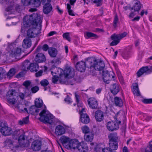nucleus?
<instances>
[{"label": "nucleus", "instance_id": "46", "mask_svg": "<svg viewBox=\"0 0 152 152\" xmlns=\"http://www.w3.org/2000/svg\"><path fill=\"white\" fill-rule=\"evenodd\" d=\"M141 114L144 118L145 120H146L147 121H149L152 118L151 116H149L146 114L142 113Z\"/></svg>", "mask_w": 152, "mask_h": 152}, {"label": "nucleus", "instance_id": "32", "mask_svg": "<svg viewBox=\"0 0 152 152\" xmlns=\"http://www.w3.org/2000/svg\"><path fill=\"white\" fill-rule=\"evenodd\" d=\"M29 111L28 113H30L32 115H33L35 113H38L40 110L34 105H33L31 107L29 108Z\"/></svg>", "mask_w": 152, "mask_h": 152}, {"label": "nucleus", "instance_id": "13", "mask_svg": "<svg viewBox=\"0 0 152 152\" xmlns=\"http://www.w3.org/2000/svg\"><path fill=\"white\" fill-rule=\"evenodd\" d=\"M87 61V60L86 62H85L81 61L77 62L75 66L77 70L80 72L84 71L86 69V64H89V63H86Z\"/></svg>", "mask_w": 152, "mask_h": 152}, {"label": "nucleus", "instance_id": "17", "mask_svg": "<svg viewBox=\"0 0 152 152\" xmlns=\"http://www.w3.org/2000/svg\"><path fill=\"white\" fill-rule=\"evenodd\" d=\"M88 104L90 107L92 109H96L97 108L98 103L97 100L94 98H91L88 100Z\"/></svg>", "mask_w": 152, "mask_h": 152}, {"label": "nucleus", "instance_id": "3", "mask_svg": "<svg viewBox=\"0 0 152 152\" xmlns=\"http://www.w3.org/2000/svg\"><path fill=\"white\" fill-rule=\"evenodd\" d=\"M69 148L71 149H77L79 152H86L88 147L86 144L83 143H80L76 139H71L68 143Z\"/></svg>", "mask_w": 152, "mask_h": 152}, {"label": "nucleus", "instance_id": "45", "mask_svg": "<svg viewBox=\"0 0 152 152\" xmlns=\"http://www.w3.org/2000/svg\"><path fill=\"white\" fill-rule=\"evenodd\" d=\"M63 37L64 38H65L68 41H70V38L69 37V33L66 32L64 33L63 35Z\"/></svg>", "mask_w": 152, "mask_h": 152}, {"label": "nucleus", "instance_id": "1", "mask_svg": "<svg viewBox=\"0 0 152 152\" xmlns=\"http://www.w3.org/2000/svg\"><path fill=\"white\" fill-rule=\"evenodd\" d=\"M42 22L41 18L37 14L33 13L24 17L23 23L25 27H28L30 24L34 27L30 28L27 31V35L29 38L34 37L39 34L37 32L36 27L39 25V26L41 28Z\"/></svg>", "mask_w": 152, "mask_h": 152}, {"label": "nucleus", "instance_id": "63", "mask_svg": "<svg viewBox=\"0 0 152 152\" xmlns=\"http://www.w3.org/2000/svg\"><path fill=\"white\" fill-rule=\"evenodd\" d=\"M24 76L23 72H20L19 73L16 75V77L17 78H20L21 77H23Z\"/></svg>", "mask_w": 152, "mask_h": 152}, {"label": "nucleus", "instance_id": "38", "mask_svg": "<svg viewBox=\"0 0 152 152\" xmlns=\"http://www.w3.org/2000/svg\"><path fill=\"white\" fill-rule=\"evenodd\" d=\"M6 145L9 146L10 147H11L12 146H13L15 148V145H16L14 142H13L11 140L9 139H7L5 141Z\"/></svg>", "mask_w": 152, "mask_h": 152}, {"label": "nucleus", "instance_id": "53", "mask_svg": "<svg viewBox=\"0 0 152 152\" xmlns=\"http://www.w3.org/2000/svg\"><path fill=\"white\" fill-rule=\"evenodd\" d=\"M21 1L24 5L27 6L31 4L30 1H28V0H21Z\"/></svg>", "mask_w": 152, "mask_h": 152}, {"label": "nucleus", "instance_id": "61", "mask_svg": "<svg viewBox=\"0 0 152 152\" xmlns=\"http://www.w3.org/2000/svg\"><path fill=\"white\" fill-rule=\"evenodd\" d=\"M10 4H11V6L7 8L6 9V10L7 11H10V10H12L13 8V4L12 3V2H10Z\"/></svg>", "mask_w": 152, "mask_h": 152}, {"label": "nucleus", "instance_id": "41", "mask_svg": "<svg viewBox=\"0 0 152 152\" xmlns=\"http://www.w3.org/2000/svg\"><path fill=\"white\" fill-rule=\"evenodd\" d=\"M15 69L13 68L11 69L7 73V76L9 77H11L15 75Z\"/></svg>", "mask_w": 152, "mask_h": 152}, {"label": "nucleus", "instance_id": "19", "mask_svg": "<svg viewBox=\"0 0 152 152\" xmlns=\"http://www.w3.org/2000/svg\"><path fill=\"white\" fill-rule=\"evenodd\" d=\"M113 41L110 43L111 46H114L116 45L118 43L121 39L120 37L118 35L114 34L111 35V37Z\"/></svg>", "mask_w": 152, "mask_h": 152}, {"label": "nucleus", "instance_id": "49", "mask_svg": "<svg viewBox=\"0 0 152 152\" xmlns=\"http://www.w3.org/2000/svg\"><path fill=\"white\" fill-rule=\"evenodd\" d=\"M60 63L59 60L58 58L54 59L51 61V63L54 65H57L59 64Z\"/></svg>", "mask_w": 152, "mask_h": 152}, {"label": "nucleus", "instance_id": "26", "mask_svg": "<svg viewBox=\"0 0 152 152\" xmlns=\"http://www.w3.org/2000/svg\"><path fill=\"white\" fill-rule=\"evenodd\" d=\"M21 52V48H17L16 49H13L12 50L10 53V55L12 57L16 56L19 55Z\"/></svg>", "mask_w": 152, "mask_h": 152}, {"label": "nucleus", "instance_id": "2", "mask_svg": "<svg viewBox=\"0 0 152 152\" xmlns=\"http://www.w3.org/2000/svg\"><path fill=\"white\" fill-rule=\"evenodd\" d=\"M109 139V147L107 148L111 152H115L113 151L116 150L118 148V140L117 134L116 133H111L108 135Z\"/></svg>", "mask_w": 152, "mask_h": 152}, {"label": "nucleus", "instance_id": "58", "mask_svg": "<svg viewBox=\"0 0 152 152\" xmlns=\"http://www.w3.org/2000/svg\"><path fill=\"white\" fill-rule=\"evenodd\" d=\"M4 70L1 67H0V80L2 79L1 76L4 73Z\"/></svg>", "mask_w": 152, "mask_h": 152}, {"label": "nucleus", "instance_id": "10", "mask_svg": "<svg viewBox=\"0 0 152 152\" xmlns=\"http://www.w3.org/2000/svg\"><path fill=\"white\" fill-rule=\"evenodd\" d=\"M18 145H15V148H18L19 147H26L28 146L29 145V141L25 139L24 134L20 135L18 139Z\"/></svg>", "mask_w": 152, "mask_h": 152}, {"label": "nucleus", "instance_id": "25", "mask_svg": "<svg viewBox=\"0 0 152 152\" xmlns=\"http://www.w3.org/2000/svg\"><path fill=\"white\" fill-rule=\"evenodd\" d=\"M141 8L140 2L137 0L134 1L133 6L132 7V10H134V12H138Z\"/></svg>", "mask_w": 152, "mask_h": 152}, {"label": "nucleus", "instance_id": "43", "mask_svg": "<svg viewBox=\"0 0 152 152\" xmlns=\"http://www.w3.org/2000/svg\"><path fill=\"white\" fill-rule=\"evenodd\" d=\"M118 18L117 15H115L113 23V26L115 28H116L117 26L118 23Z\"/></svg>", "mask_w": 152, "mask_h": 152}, {"label": "nucleus", "instance_id": "11", "mask_svg": "<svg viewBox=\"0 0 152 152\" xmlns=\"http://www.w3.org/2000/svg\"><path fill=\"white\" fill-rule=\"evenodd\" d=\"M84 110V109H82L80 113V120L82 123L87 124L89 122L90 119L86 113H83Z\"/></svg>", "mask_w": 152, "mask_h": 152}, {"label": "nucleus", "instance_id": "31", "mask_svg": "<svg viewBox=\"0 0 152 152\" xmlns=\"http://www.w3.org/2000/svg\"><path fill=\"white\" fill-rule=\"evenodd\" d=\"M114 102L116 106L122 107L123 105V102L121 98L116 96L114 99Z\"/></svg>", "mask_w": 152, "mask_h": 152}, {"label": "nucleus", "instance_id": "14", "mask_svg": "<svg viewBox=\"0 0 152 152\" xmlns=\"http://www.w3.org/2000/svg\"><path fill=\"white\" fill-rule=\"evenodd\" d=\"M110 91L114 95H116L120 91V86L117 83H114L111 85L110 87Z\"/></svg>", "mask_w": 152, "mask_h": 152}, {"label": "nucleus", "instance_id": "59", "mask_svg": "<svg viewBox=\"0 0 152 152\" xmlns=\"http://www.w3.org/2000/svg\"><path fill=\"white\" fill-rule=\"evenodd\" d=\"M42 49L44 51H47L48 49L49 50L48 46L47 45H44L42 48Z\"/></svg>", "mask_w": 152, "mask_h": 152}, {"label": "nucleus", "instance_id": "34", "mask_svg": "<svg viewBox=\"0 0 152 152\" xmlns=\"http://www.w3.org/2000/svg\"><path fill=\"white\" fill-rule=\"evenodd\" d=\"M31 82L29 80H26L23 83V85L24 86L26 89V93H29L30 91V88L29 87L31 84Z\"/></svg>", "mask_w": 152, "mask_h": 152}, {"label": "nucleus", "instance_id": "20", "mask_svg": "<svg viewBox=\"0 0 152 152\" xmlns=\"http://www.w3.org/2000/svg\"><path fill=\"white\" fill-rule=\"evenodd\" d=\"M51 73L53 75H61V74L62 70L60 68L53 66L50 69Z\"/></svg>", "mask_w": 152, "mask_h": 152}, {"label": "nucleus", "instance_id": "6", "mask_svg": "<svg viewBox=\"0 0 152 152\" xmlns=\"http://www.w3.org/2000/svg\"><path fill=\"white\" fill-rule=\"evenodd\" d=\"M40 117L39 120L45 123L51 124L52 123V120L53 118V116L49 112L43 109L39 114Z\"/></svg>", "mask_w": 152, "mask_h": 152}, {"label": "nucleus", "instance_id": "28", "mask_svg": "<svg viewBox=\"0 0 152 152\" xmlns=\"http://www.w3.org/2000/svg\"><path fill=\"white\" fill-rule=\"evenodd\" d=\"M48 53L51 57H55L57 54V51L56 48H50L49 49Z\"/></svg>", "mask_w": 152, "mask_h": 152}, {"label": "nucleus", "instance_id": "18", "mask_svg": "<svg viewBox=\"0 0 152 152\" xmlns=\"http://www.w3.org/2000/svg\"><path fill=\"white\" fill-rule=\"evenodd\" d=\"M65 133V129L62 126L60 125L57 126L55 129V133L58 136H60Z\"/></svg>", "mask_w": 152, "mask_h": 152}, {"label": "nucleus", "instance_id": "15", "mask_svg": "<svg viewBox=\"0 0 152 152\" xmlns=\"http://www.w3.org/2000/svg\"><path fill=\"white\" fill-rule=\"evenodd\" d=\"M34 60L37 63H40L45 62L46 59L45 56L43 53H39L36 55Z\"/></svg>", "mask_w": 152, "mask_h": 152}, {"label": "nucleus", "instance_id": "47", "mask_svg": "<svg viewBox=\"0 0 152 152\" xmlns=\"http://www.w3.org/2000/svg\"><path fill=\"white\" fill-rule=\"evenodd\" d=\"M86 38H88L92 37H95L96 36V35L91 32H87L86 34Z\"/></svg>", "mask_w": 152, "mask_h": 152}, {"label": "nucleus", "instance_id": "64", "mask_svg": "<svg viewBox=\"0 0 152 152\" xmlns=\"http://www.w3.org/2000/svg\"><path fill=\"white\" fill-rule=\"evenodd\" d=\"M57 32L55 31H50L48 34V36H51L53 35L56 34Z\"/></svg>", "mask_w": 152, "mask_h": 152}, {"label": "nucleus", "instance_id": "4", "mask_svg": "<svg viewBox=\"0 0 152 152\" xmlns=\"http://www.w3.org/2000/svg\"><path fill=\"white\" fill-rule=\"evenodd\" d=\"M87 63L90 65L91 68H93L98 71L102 70L105 67V64L103 61L94 58H89L86 61Z\"/></svg>", "mask_w": 152, "mask_h": 152}, {"label": "nucleus", "instance_id": "62", "mask_svg": "<svg viewBox=\"0 0 152 152\" xmlns=\"http://www.w3.org/2000/svg\"><path fill=\"white\" fill-rule=\"evenodd\" d=\"M127 35V33L126 32H124L119 35V36L120 37V39H121L122 38L125 37Z\"/></svg>", "mask_w": 152, "mask_h": 152}, {"label": "nucleus", "instance_id": "39", "mask_svg": "<svg viewBox=\"0 0 152 152\" xmlns=\"http://www.w3.org/2000/svg\"><path fill=\"white\" fill-rule=\"evenodd\" d=\"M30 3L31 4L34 5V7H37L40 5V0H31Z\"/></svg>", "mask_w": 152, "mask_h": 152}, {"label": "nucleus", "instance_id": "5", "mask_svg": "<svg viewBox=\"0 0 152 152\" xmlns=\"http://www.w3.org/2000/svg\"><path fill=\"white\" fill-rule=\"evenodd\" d=\"M119 114V112H118L114 116L115 121H108L107 123L106 127L109 131L112 132L117 130L119 129V125L121 123V121L118 120Z\"/></svg>", "mask_w": 152, "mask_h": 152}, {"label": "nucleus", "instance_id": "51", "mask_svg": "<svg viewBox=\"0 0 152 152\" xmlns=\"http://www.w3.org/2000/svg\"><path fill=\"white\" fill-rule=\"evenodd\" d=\"M31 91L33 93H35L39 90V87L37 86H35L31 88Z\"/></svg>", "mask_w": 152, "mask_h": 152}, {"label": "nucleus", "instance_id": "52", "mask_svg": "<svg viewBox=\"0 0 152 152\" xmlns=\"http://www.w3.org/2000/svg\"><path fill=\"white\" fill-rule=\"evenodd\" d=\"M142 102L145 104L152 103V99H143Z\"/></svg>", "mask_w": 152, "mask_h": 152}, {"label": "nucleus", "instance_id": "60", "mask_svg": "<svg viewBox=\"0 0 152 152\" xmlns=\"http://www.w3.org/2000/svg\"><path fill=\"white\" fill-rule=\"evenodd\" d=\"M152 148H151L148 146L145 149V152H152Z\"/></svg>", "mask_w": 152, "mask_h": 152}, {"label": "nucleus", "instance_id": "48", "mask_svg": "<svg viewBox=\"0 0 152 152\" xmlns=\"http://www.w3.org/2000/svg\"><path fill=\"white\" fill-rule=\"evenodd\" d=\"M40 84L42 86H47L49 82L47 80L44 79L42 80L41 81Z\"/></svg>", "mask_w": 152, "mask_h": 152}, {"label": "nucleus", "instance_id": "55", "mask_svg": "<svg viewBox=\"0 0 152 152\" xmlns=\"http://www.w3.org/2000/svg\"><path fill=\"white\" fill-rule=\"evenodd\" d=\"M64 100L69 104L71 103L72 102L71 98L68 96H67L66 98L64 99Z\"/></svg>", "mask_w": 152, "mask_h": 152}, {"label": "nucleus", "instance_id": "29", "mask_svg": "<svg viewBox=\"0 0 152 152\" xmlns=\"http://www.w3.org/2000/svg\"><path fill=\"white\" fill-rule=\"evenodd\" d=\"M26 106V105L25 104H19L17 105L16 107L18 108L20 112H26L27 113H28V111Z\"/></svg>", "mask_w": 152, "mask_h": 152}, {"label": "nucleus", "instance_id": "37", "mask_svg": "<svg viewBox=\"0 0 152 152\" xmlns=\"http://www.w3.org/2000/svg\"><path fill=\"white\" fill-rule=\"evenodd\" d=\"M144 73L149 74L151 72V66H147L141 68Z\"/></svg>", "mask_w": 152, "mask_h": 152}, {"label": "nucleus", "instance_id": "16", "mask_svg": "<svg viewBox=\"0 0 152 152\" xmlns=\"http://www.w3.org/2000/svg\"><path fill=\"white\" fill-rule=\"evenodd\" d=\"M41 142L38 140L34 141L31 144L32 149L35 151H39L41 148Z\"/></svg>", "mask_w": 152, "mask_h": 152}, {"label": "nucleus", "instance_id": "44", "mask_svg": "<svg viewBox=\"0 0 152 152\" xmlns=\"http://www.w3.org/2000/svg\"><path fill=\"white\" fill-rule=\"evenodd\" d=\"M129 51L128 50L125 51L122 53V56L124 58L126 59L128 57H129Z\"/></svg>", "mask_w": 152, "mask_h": 152}, {"label": "nucleus", "instance_id": "22", "mask_svg": "<svg viewBox=\"0 0 152 152\" xmlns=\"http://www.w3.org/2000/svg\"><path fill=\"white\" fill-rule=\"evenodd\" d=\"M104 115L103 112L100 110H98L96 112L95 118L96 121L100 122L104 118Z\"/></svg>", "mask_w": 152, "mask_h": 152}, {"label": "nucleus", "instance_id": "56", "mask_svg": "<svg viewBox=\"0 0 152 152\" xmlns=\"http://www.w3.org/2000/svg\"><path fill=\"white\" fill-rule=\"evenodd\" d=\"M43 71L42 70H39V72L35 73V76L37 77H39L42 76Z\"/></svg>", "mask_w": 152, "mask_h": 152}, {"label": "nucleus", "instance_id": "50", "mask_svg": "<svg viewBox=\"0 0 152 152\" xmlns=\"http://www.w3.org/2000/svg\"><path fill=\"white\" fill-rule=\"evenodd\" d=\"M58 75H53V77L52 78V81L53 83H56L58 81Z\"/></svg>", "mask_w": 152, "mask_h": 152}, {"label": "nucleus", "instance_id": "36", "mask_svg": "<svg viewBox=\"0 0 152 152\" xmlns=\"http://www.w3.org/2000/svg\"><path fill=\"white\" fill-rule=\"evenodd\" d=\"M29 121V116H28L23 118L22 120L19 121V124L20 125H22L24 124H27Z\"/></svg>", "mask_w": 152, "mask_h": 152}, {"label": "nucleus", "instance_id": "7", "mask_svg": "<svg viewBox=\"0 0 152 152\" xmlns=\"http://www.w3.org/2000/svg\"><path fill=\"white\" fill-rule=\"evenodd\" d=\"M18 94L15 90H9L6 94L7 102L11 104H14L18 100Z\"/></svg>", "mask_w": 152, "mask_h": 152}, {"label": "nucleus", "instance_id": "33", "mask_svg": "<svg viewBox=\"0 0 152 152\" xmlns=\"http://www.w3.org/2000/svg\"><path fill=\"white\" fill-rule=\"evenodd\" d=\"M94 135L91 132L89 133L88 134H86L84 136L85 140L87 142H91L93 139Z\"/></svg>", "mask_w": 152, "mask_h": 152}, {"label": "nucleus", "instance_id": "24", "mask_svg": "<svg viewBox=\"0 0 152 152\" xmlns=\"http://www.w3.org/2000/svg\"><path fill=\"white\" fill-rule=\"evenodd\" d=\"M29 69L31 72H36L39 69V65L36 63L30 64Z\"/></svg>", "mask_w": 152, "mask_h": 152}, {"label": "nucleus", "instance_id": "21", "mask_svg": "<svg viewBox=\"0 0 152 152\" xmlns=\"http://www.w3.org/2000/svg\"><path fill=\"white\" fill-rule=\"evenodd\" d=\"M31 45V42L28 37H26L23 40L22 46L24 48H30Z\"/></svg>", "mask_w": 152, "mask_h": 152}, {"label": "nucleus", "instance_id": "54", "mask_svg": "<svg viewBox=\"0 0 152 152\" xmlns=\"http://www.w3.org/2000/svg\"><path fill=\"white\" fill-rule=\"evenodd\" d=\"M144 73L141 68L139 69L137 73V76L138 77H140Z\"/></svg>", "mask_w": 152, "mask_h": 152}, {"label": "nucleus", "instance_id": "9", "mask_svg": "<svg viewBox=\"0 0 152 152\" xmlns=\"http://www.w3.org/2000/svg\"><path fill=\"white\" fill-rule=\"evenodd\" d=\"M0 132L2 135L7 136L10 135L12 133V129L6 126L4 122L0 121Z\"/></svg>", "mask_w": 152, "mask_h": 152}, {"label": "nucleus", "instance_id": "30", "mask_svg": "<svg viewBox=\"0 0 152 152\" xmlns=\"http://www.w3.org/2000/svg\"><path fill=\"white\" fill-rule=\"evenodd\" d=\"M30 62L28 60H25L22 64V68L23 70L27 71L29 68Z\"/></svg>", "mask_w": 152, "mask_h": 152}, {"label": "nucleus", "instance_id": "23", "mask_svg": "<svg viewBox=\"0 0 152 152\" xmlns=\"http://www.w3.org/2000/svg\"><path fill=\"white\" fill-rule=\"evenodd\" d=\"M43 12L46 14L49 13L52 10V7L50 3L44 4Z\"/></svg>", "mask_w": 152, "mask_h": 152}, {"label": "nucleus", "instance_id": "57", "mask_svg": "<svg viewBox=\"0 0 152 152\" xmlns=\"http://www.w3.org/2000/svg\"><path fill=\"white\" fill-rule=\"evenodd\" d=\"M20 130L19 129H17L13 132V135L18 136L20 135Z\"/></svg>", "mask_w": 152, "mask_h": 152}, {"label": "nucleus", "instance_id": "35", "mask_svg": "<svg viewBox=\"0 0 152 152\" xmlns=\"http://www.w3.org/2000/svg\"><path fill=\"white\" fill-rule=\"evenodd\" d=\"M61 142L63 144H66L67 142L69 143V141L71 139L65 136H62L60 138Z\"/></svg>", "mask_w": 152, "mask_h": 152}, {"label": "nucleus", "instance_id": "27", "mask_svg": "<svg viewBox=\"0 0 152 152\" xmlns=\"http://www.w3.org/2000/svg\"><path fill=\"white\" fill-rule=\"evenodd\" d=\"M132 91L133 94L137 95L139 96L140 95V92L138 87V85L137 83H135L133 84Z\"/></svg>", "mask_w": 152, "mask_h": 152}, {"label": "nucleus", "instance_id": "8", "mask_svg": "<svg viewBox=\"0 0 152 152\" xmlns=\"http://www.w3.org/2000/svg\"><path fill=\"white\" fill-rule=\"evenodd\" d=\"M102 77L103 81L107 84H109L110 80H114L115 79L114 73L113 72L107 70L103 71Z\"/></svg>", "mask_w": 152, "mask_h": 152}, {"label": "nucleus", "instance_id": "42", "mask_svg": "<svg viewBox=\"0 0 152 152\" xmlns=\"http://www.w3.org/2000/svg\"><path fill=\"white\" fill-rule=\"evenodd\" d=\"M83 132L86 134H88L90 132V130L88 127L86 126H83L81 128Z\"/></svg>", "mask_w": 152, "mask_h": 152}, {"label": "nucleus", "instance_id": "12", "mask_svg": "<svg viewBox=\"0 0 152 152\" xmlns=\"http://www.w3.org/2000/svg\"><path fill=\"white\" fill-rule=\"evenodd\" d=\"M74 74V69L71 68H66L64 71V75L65 77L69 79L73 77Z\"/></svg>", "mask_w": 152, "mask_h": 152}, {"label": "nucleus", "instance_id": "40", "mask_svg": "<svg viewBox=\"0 0 152 152\" xmlns=\"http://www.w3.org/2000/svg\"><path fill=\"white\" fill-rule=\"evenodd\" d=\"M35 106L37 108L41 107L43 105V101L42 99H39L35 102Z\"/></svg>", "mask_w": 152, "mask_h": 152}]
</instances>
